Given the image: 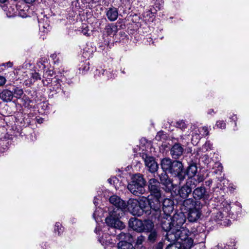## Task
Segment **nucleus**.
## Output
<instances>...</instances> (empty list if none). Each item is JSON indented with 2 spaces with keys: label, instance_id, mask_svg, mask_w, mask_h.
I'll list each match as a JSON object with an SVG mask.
<instances>
[{
  "label": "nucleus",
  "instance_id": "nucleus-1",
  "mask_svg": "<svg viewBox=\"0 0 249 249\" xmlns=\"http://www.w3.org/2000/svg\"><path fill=\"white\" fill-rule=\"evenodd\" d=\"M160 165L163 172H168L177 178L179 184L185 179L183 165L180 161L164 158L160 159Z\"/></svg>",
  "mask_w": 249,
  "mask_h": 249
},
{
  "label": "nucleus",
  "instance_id": "nucleus-2",
  "mask_svg": "<svg viewBox=\"0 0 249 249\" xmlns=\"http://www.w3.org/2000/svg\"><path fill=\"white\" fill-rule=\"evenodd\" d=\"M145 182L143 176L137 174L132 178L131 181L127 185V188L132 194L138 196L145 192Z\"/></svg>",
  "mask_w": 249,
  "mask_h": 249
},
{
  "label": "nucleus",
  "instance_id": "nucleus-3",
  "mask_svg": "<svg viewBox=\"0 0 249 249\" xmlns=\"http://www.w3.org/2000/svg\"><path fill=\"white\" fill-rule=\"evenodd\" d=\"M123 213L120 209L113 210L109 211V215L106 218V223L113 230L123 229L124 228V224L119 220V218L123 215Z\"/></svg>",
  "mask_w": 249,
  "mask_h": 249
},
{
  "label": "nucleus",
  "instance_id": "nucleus-4",
  "mask_svg": "<svg viewBox=\"0 0 249 249\" xmlns=\"http://www.w3.org/2000/svg\"><path fill=\"white\" fill-rule=\"evenodd\" d=\"M166 232L165 240L170 243H172L179 241L180 238L184 239L187 233H189V231L187 229L179 230L172 227L171 230Z\"/></svg>",
  "mask_w": 249,
  "mask_h": 249
},
{
  "label": "nucleus",
  "instance_id": "nucleus-5",
  "mask_svg": "<svg viewBox=\"0 0 249 249\" xmlns=\"http://www.w3.org/2000/svg\"><path fill=\"white\" fill-rule=\"evenodd\" d=\"M142 199H141L140 201L136 199L130 198L127 201V209L128 211L134 215L141 216L143 213L142 208Z\"/></svg>",
  "mask_w": 249,
  "mask_h": 249
},
{
  "label": "nucleus",
  "instance_id": "nucleus-6",
  "mask_svg": "<svg viewBox=\"0 0 249 249\" xmlns=\"http://www.w3.org/2000/svg\"><path fill=\"white\" fill-rule=\"evenodd\" d=\"M196 186L193 179H187L184 185L181 187L178 190V195L180 197L185 199L188 198L192 193V189Z\"/></svg>",
  "mask_w": 249,
  "mask_h": 249
},
{
  "label": "nucleus",
  "instance_id": "nucleus-7",
  "mask_svg": "<svg viewBox=\"0 0 249 249\" xmlns=\"http://www.w3.org/2000/svg\"><path fill=\"white\" fill-rule=\"evenodd\" d=\"M148 189L152 196H161L160 182L155 178H151L148 181Z\"/></svg>",
  "mask_w": 249,
  "mask_h": 249
},
{
  "label": "nucleus",
  "instance_id": "nucleus-8",
  "mask_svg": "<svg viewBox=\"0 0 249 249\" xmlns=\"http://www.w3.org/2000/svg\"><path fill=\"white\" fill-rule=\"evenodd\" d=\"M148 202L150 208L156 213V216L161 214V196H149Z\"/></svg>",
  "mask_w": 249,
  "mask_h": 249
},
{
  "label": "nucleus",
  "instance_id": "nucleus-9",
  "mask_svg": "<svg viewBox=\"0 0 249 249\" xmlns=\"http://www.w3.org/2000/svg\"><path fill=\"white\" fill-rule=\"evenodd\" d=\"M161 214L155 216V218H157L160 221V224L162 229L165 231H167L172 229V221L171 216L166 214L163 216Z\"/></svg>",
  "mask_w": 249,
  "mask_h": 249
},
{
  "label": "nucleus",
  "instance_id": "nucleus-10",
  "mask_svg": "<svg viewBox=\"0 0 249 249\" xmlns=\"http://www.w3.org/2000/svg\"><path fill=\"white\" fill-rule=\"evenodd\" d=\"M142 158L144 161L145 166L148 168V170L151 173H154L157 171L159 165L153 157L143 154Z\"/></svg>",
  "mask_w": 249,
  "mask_h": 249
},
{
  "label": "nucleus",
  "instance_id": "nucleus-11",
  "mask_svg": "<svg viewBox=\"0 0 249 249\" xmlns=\"http://www.w3.org/2000/svg\"><path fill=\"white\" fill-rule=\"evenodd\" d=\"M172 221L173 228L182 230L185 229L182 227L183 225L186 221V217L184 214L182 213H176L171 217Z\"/></svg>",
  "mask_w": 249,
  "mask_h": 249
},
{
  "label": "nucleus",
  "instance_id": "nucleus-12",
  "mask_svg": "<svg viewBox=\"0 0 249 249\" xmlns=\"http://www.w3.org/2000/svg\"><path fill=\"white\" fill-rule=\"evenodd\" d=\"M160 183L163 186L166 192H170L174 189V185L171 179L166 172H162L159 175Z\"/></svg>",
  "mask_w": 249,
  "mask_h": 249
},
{
  "label": "nucleus",
  "instance_id": "nucleus-13",
  "mask_svg": "<svg viewBox=\"0 0 249 249\" xmlns=\"http://www.w3.org/2000/svg\"><path fill=\"white\" fill-rule=\"evenodd\" d=\"M182 207L187 211L193 209L196 207H203V204L199 200H196L195 198H185L182 202Z\"/></svg>",
  "mask_w": 249,
  "mask_h": 249
},
{
  "label": "nucleus",
  "instance_id": "nucleus-14",
  "mask_svg": "<svg viewBox=\"0 0 249 249\" xmlns=\"http://www.w3.org/2000/svg\"><path fill=\"white\" fill-rule=\"evenodd\" d=\"M194 198L195 199H202L203 200L208 199L209 195L206 189L204 186H200L196 188L193 191Z\"/></svg>",
  "mask_w": 249,
  "mask_h": 249
},
{
  "label": "nucleus",
  "instance_id": "nucleus-15",
  "mask_svg": "<svg viewBox=\"0 0 249 249\" xmlns=\"http://www.w3.org/2000/svg\"><path fill=\"white\" fill-rule=\"evenodd\" d=\"M109 202L111 204L115 206L113 210L120 209L123 213V210L126 208L125 202L117 196H112L109 198Z\"/></svg>",
  "mask_w": 249,
  "mask_h": 249
},
{
  "label": "nucleus",
  "instance_id": "nucleus-16",
  "mask_svg": "<svg viewBox=\"0 0 249 249\" xmlns=\"http://www.w3.org/2000/svg\"><path fill=\"white\" fill-rule=\"evenodd\" d=\"M202 207H196L188 211V219L190 222H196L200 218L202 215L201 209Z\"/></svg>",
  "mask_w": 249,
  "mask_h": 249
},
{
  "label": "nucleus",
  "instance_id": "nucleus-17",
  "mask_svg": "<svg viewBox=\"0 0 249 249\" xmlns=\"http://www.w3.org/2000/svg\"><path fill=\"white\" fill-rule=\"evenodd\" d=\"M130 228L139 232H142V221L135 217L131 218L128 221Z\"/></svg>",
  "mask_w": 249,
  "mask_h": 249
},
{
  "label": "nucleus",
  "instance_id": "nucleus-18",
  "mask_svg": "<svg viewBox=\"0 0 249 249\" xmlns=\"http://www.w3.org/2000/svg\"><path fill=\"white\" fill-rule=\"evenodd\" d=\"M184 149L179 143H175L170 150V154L173 159H179L183 154Z\"/></svg>",
  "mask_w": 249,
  "mask_h": 249
},
{
  "label": "nucleus",
  "instance_id": "nucleus-19",
  "mask_svg": "<svg viewBox=\"0 0 249 249\" xmlns=\"http://www.w3.org/2000/svg\"><path fill=\"white\" fill-rule=\"evenodd\" d=\"M189 233L190 232L187 233L184 239H183V238H180L179 241H178L181 245V249H190L192 247L193 245V240L191 238H189L188 237Z\"/></svg>",
  "mask_w": 249,
  "mask_h": 249
},
{
  "label": "nucleus",
  "instance_id": "nucleus-20",
  "mask_svg": "<svg viewBox=\"0 0 249 249\" xmlns=\"http://www.w3.org/2000/svg\"><path fill=\"white\" fill-rule=\"evenodd\" d=\"M197 171V168L196 164L195 163H191L187 167L186 172L184 171V173L185 174V176L186 175H187V179H193L194 180L195 183H196V180L194 177L196 176Z\"/></svg>",
  "mask_w": 249,
  "mask_h": 249
},
{
  "label": "nucleus",
  "instance_id": "nucleus-21",
  "mask_svg": "<svg viewBox=\"0 0 249 249\" xmlns=\"http://www.w3.org/2000/svg\"><path fill=\"white\" fill-rule=\"evenodd\" d=\"M106 15L107 19L110 21L116 20L118 17V10L114 7H111L107 9L106 11Z\"/></svg>",
  "mask_w": 249,
  "mask_h": 249
},
{
  "label": "nucleus",
  "instance_id": "nucleus-22",
  "mask_svg": "<svg viewBox=\"0 0 249 249\" xmlns=\"http://www.w3.org/2000/svg\"><path fill=\"white\" fill-rule=\"evenodd\" d=\"M162 209L164 213H169L174 209V202L169 198H165L162 202Z\"/></svg>",
  "mask_w": 249,
  "mask_h": 249
},
{
  "label": "nucleus",
  "instance_id": "nucleus-23",
  "mask_svg": "<svg viewBox=\"0 0 249 249\" xmlns=\"http://www.w3.org/2000/svg\"><path fill=\"white\" fill-rule=\"evenodd\" d=\"M14 97L13 92L8 89H4L0 94V98L3 102H11Z\"/></svg>",
  "mask_w": 249,
  "mask_h": 249
},
{
  "label": "nucleus",
  "instance_id": "nucleus-24",
  "mask_svg": "<svg viewBox=\"0 0 249 249\" xmlns=\"http://www.w3.org/2000/svg\"><path fill=\"white\" fill-rule=\"evenodd\" d=\"M54 75V72L53 70H48L45 71L43 74V79L42 80L43 84L44 86H48L52 82V77Z\"/></svg>",
  "mask_w": 249,
  "mask_h": 249
},
{
  "label": "nucleus",
  "instance_id": "nucleus-25",
  "mask_svg": "<svg viewBox=\"0 0 249 249\" xmlns=\"http://www.w3.org/2000/svg\"><path fill=\"white\" fill-rule=\"evenodd\" d=\"M223 218L224 214L218 210H216L215 212L213 213L211 216V219L212 220H213L220 224H223L222 221Z\"/></svg>",
  "mask_w": 249,
  "mask_h": 249
},
{
  "label": "nucleus",
  "instance_id": "nucleus-26",
  "mask_svg": "<svg viewBox=\"0 0 249 249\" xmlns=\"http://www.w3.org/2000/svg\"><path fill=\"white\" fill-rule=\"evenodd\" d=\"M142 232H150L154 228V223L150 220H145L142 221Z\"/></svg>",
  "mask_w": 249,
  "mask_h": 249
},
{
  "label": "nucleus",
  "instance_id": "nucleus-27",
  "mask_svg": "<svg viewBox=\"0 0 249 249\" xmlns=\"http://www.w3.org/2000/svg\"><path fill=\"white\" fill-rule=\"evenodd\" d=\"M119 240H122L123 241L129 242V243L133 241L132 236L129 233H124L121 232L118 235Z\"/></svg>",
  "mask_w": 249,
  "mask_h": 249
},
{
  "label": "nucleus",
  "instance_id": "nucleus-28",
  "mask_svg": "<svg viewBox=\"0 0 249 249\" xmlns=\"http://www.w3.org/2000/svg\"><path fill=\"white\" fill-rule=\"evenodd\" d=\"M105 31L108 35H114L117 32V27L113 24H109L106 26Z\"/></svg>",
  "mask_w": 249,
  "mask_h": 249
},
{
  "label": "nucleus",
  "instance_id": "nucleus-29",
  "mask_svg": "<svg viewBox=\"0 0 249 249\" xmlns=\"http://www.w3.org/2000/svg\"><path fill=\"white\" fill-rule=\"evenodd\" d=\"M118 249H135L133 245L126 241H121L118 243Z\"/></svg>",
  "mask_w": 249,
  "mask_h": 249
},
{
  "label": "nucleus",
  "instance_id": "nucleus-30",
  "mask_svg": "<svg viewBox=\"0 0 249 249\" xmlns=\"http://www.w3.org/2000/svg\"><path fill=\"white\" fill-rule=\"evenodd\" d=\"M157 232L155 230H152L150 231V234L148 235V239L151 242H154L157 238Z\"/></svg>",
  "mask_w": 249,
  "mask_h": 249
},
{
  "label": "nucleus",
  "instance_id": "nucleus-31",
  "mask_svg": "<svg viewBox=\"0 0 249 249\" xmlns=\"http://www.w3.org/2000/svg\"><path fill=\"white\" fill-rule=\"evenodd\" d=\"M175 126L181 129L182 130H183L187 128V126L184 121L183 120H180L176 122Z\"/></svg>",
  "mask_w": 249,
  "mask_h": 249
},
{
  "label": "nucleus",
  "instance_id": "nucleus-32",
  "mask_svg": "<svg viewBox=\"0 0 249 249\" xmlns=\"http://www.w3.org/2000/svg\"><path fill=\"white\" fill-rule=\"evenodd\" d=\"M60 82L61 80L58 79H57L55 81H54L53 84L54 85V87L53 88L52 90L58 92L61 89Z\"/></svg>",
  "mask_w": 249,
  "mask_h": 249
},
{
  "label": "nucleus",
  "instance_id": "nucleus-33",
  "mask_svg": "<svg viewBox=\"0 0 249 249\" xmlns=\"http://www.w3.org/2000/svg\"><path fill=\"white\" fill-rule=\"evenodd\" d=\"M180 246L181 245L179 244V243L178 242L170 243L167 246L166 249H181Z\"/></svg>",
  "mask_w": 249,
  "mask_h": 249
},
{
  "label": "nucleus",
  "instance_id": "nucleus-34",
  "mask_svg": "<svg viewBox=\"0 0 249 249\" xmlns=\"http://www.w3.org/2000/svg\"><path fill=\"white\" fill-rule=\"evenodd\" d=\"M23 93V90L21 89H19L18 88H16L14 89V92L13 93L14 96L17 98H20Z\"/></svg>",
  "mask_w": 249,
  "mask_h": 249
},
{
  "label": "nucleus",
  "instance_id": "nucleus-35",
  "mask_svg": "<svg viewBox=\"0 0 249 249\" xmlns=\"http://www.w3.org/2000/svg\"><path fill=\"white\" fill-rule=\"evenodd\" d=\"M163 6V1L162 0H156L154 6L156 9V10H160Z\"/></svg>",
  "mask_w": 249,
  "mask_h": 249
},
{
  "label": "nucleus",
  "instance_id": "nucleus-36",
  "mask_svg": "<svg viewBox=\"0 0 249 249\" xmlns=\"http://www.w3.org/2000/svg\"><path fill=\"white\" fill-rule=\"evenodd\" d=\"M226 123L223 121H217L215 124L216 126L221 129H225L226 128Z\"/></svg>",
  "mask_w": 249,
  "mask_h": 249
},
{
  "label": "nucleus",
  "instance_id": "nucleus-37",
  "mask_svg": "<svg viewBox=\"0 0 249 249\" xmlns=\"http://www.w3.org/2000/svg\"><path fill=\"white\" fill-rule=\"evenodd\" d=\"M200 133L203 136H207L209 134V130L207 127L204 126L200 129Z\"/></svg>",
  "mask_w": 249,
  "mask_h": 249
},
{
  "label": "nucleus",
  "instance_id": "nucleus-38",
  "mask_svg": "<svg viewBox=\"0 0 249 249\" xmlns=\"http://www.w3.org/2000/svg\"><path fill=\"white\" fill-rule=\"evenodd\" d=\"M215 165H217V169L214 171V173L215 174H220L222 172L223 167L220 163H216Z\"/></svg>",
  "mask_w": 249,
  "mask_h": 249
},
{
  "label": "nucleus",
  "instance_id": "nucleus-39",
  "mask_svg": "<svg viewBox=\"0 0 249 249\" xmlns=\"http://www.w3.org/2000/svg\"><path fill=\"white\" fill-rule=\"evenodd\" d=\"M107 71L104 70H103V69H101V70H96V71H95V76H100L101 74H102L103 75H105V73H106V74H107Z\"/></svg>",
  "mask_w": 249,
  "mask_h": 249
},
{
  "label": "nucleus",
  "instance_id": "nucleus-40",
  "mask_svg": "<svg viewBox=\"0 0 249 249\" xmlns=\"http://www.w3.org/2000/svg\"><path fill=\"white\" fill-rule=\"evenodd\" d=\"M144 240H145L144 236H143L142 235H140V236H138L137 237L136 243V245H142V243L143 242V241H144Z\"/></svg>",
  "mask_w": 249,
  "mask_h": 249
},
{
  "label": "nucleus",
  "instance_id": "nucleus-41",
  "mask_svg": "<svg viewBox=\"0 0 249 249\" xmlns=\"http://www.w3.org/2000/svg\"><path fill=\"white\" fill-rule=\"evenodd\" d=\"M204 177L203 175H197L196 176V183L197 184V183H199L200 182H201L204 180Z\"/></svg>",
  "mask_w": 249,
  "mask_h": 249
},
{
  "label": "nucleus",
  "instance_id": "nucleus-42",
  "mask_svg": "<svg viewBox=\"0 0 249 249\" xmlns=\"http://www.w3.org/2000/svg\"><path fill=\"white\" fill-rule=\"evenodd\" d=\"M39 26L40 29H41L42 28L46 29L47 30V31H49L50 28L49 25L48 24H44V23L41 22H39Z\"/></svg>",
  "mask_w": 249,
  "mask_h": 249
},
{
  "label": "nucleus",
  "instance_id": "nucleus-43",
  "mask_svg": "<svg viewBox=\"0 0 249 249\" xmlns=\"http://www.w3.org/2000/svg\"><path fill=\"white\" fill-rule=\"evenodd\" d=\"M32 77L35 80H37L41 79L40 75L36 72L32 73Z\"/></svg>",
  "mask_w": 249,
  "mask_h": 249
},
{
  "label": "nucleus",
  "instance_id": "nucleus-44",
  "mask_svg": "<svg viewBox=\"0 0 249 249\" xmlns=\"http://www.w3.org/2000/svg\"><path fill=\"white\" fill-rule=\"evenodd\" d=\"M164 134L163 131L159 132L155 137V139L157 141H160L162 137L163 136Z\"/></svg>",
  "mask_w": 249,
  "mask_h": 249
},
{
  "label": "nucleus",
  "instance_id": "nucleus-45",
  "mask_svg": "<svg viewBox=\"0 0 249 249\" xmlns=\"http://www.w3.org/2000/svg\"><path fill=\"white\" fill-rule=\"evenodd\" d=\"M56 230L58 231V234H59L60 233V231L61 230V225L59 223H56L54 227V231H56Z\"/></svg>",
  "mask_w": 249,
  "mask_h": 249
},
{
  "label": "nucleus",
  "instance_id": "nucleus-46",
  "mask_svg": "<svg viewBox=\"0 0 249 249\" xmlns=\"http://www.w3.org/2000/svg\"><path fill=\"white\" fill-rule=\"evenodd\" d=\"M6 81V80L4 76H0V86H3Z\"/></svg>",
  "mask_w": 249,
  "mask_h": 249
},
{
  "label": "nucleus",
  "instance_id": "nucleus-47",
  "mask_svg": "<svg viewBox=\"0 0 249 249\" xmlns=\"http://www.w3.org/2000/svg\"><path fill=\"white\" fill-rule=\"evenodd\" d=\"M89 30L87 27L84 28L82 30V33L85 36H89V34L88 33Z\"/></svg>",
  "mask_w": 249,
  "mask_h": 249
},
{
  "label": "nucleus",
  "instance_id": "nucleus-48",
  "mask_svg": "<svg viewBox=\"0 0 249 249\" xmlns=\"http://www.w3.org/2000/svg\"><path fill=\"white\" fill-rule=\"evenodd\" d=\"M45 60H47V59H44V60H43V59H41V60H40L38 63V66L40 67V64L42 66V68H44L45 65L43 64V63H44L45 62Z\"/></svg>",
  "mask_w": 249,
  "mask_h": 249
},
{
  "label": "nucleus",
  "instance_id": "nucleus-49",
  "mask_svg": "<svg viewBox=\"0 0 249 249\" xmlns=\"http://www.w3.org/2000/svg\"><path fill=\"white\" fill-rule=\"evenodd\" d=\"M142 206H143V208H142V209L143 210V212L144 211V209L146 207V203H145V201H146V198H143L142 197Z\"/></svg>",
  "mask_w": 249,
  "mask_h": 249
},
{
  "label": "nucleus",
  "instance_id": "nucleus-50",
  "mask_svg": "<svg viewBox=\"0 0 249 249\" xmlns=\"http://www.w3.org/2000/svg\"><path fill=\"white\" fill-rule=\"evenodd\" d=\"M163 244L161 242L159 243L156 249H162Z\"/></svg>",
  "mask_w": 249,
  "mask_h": 249
},
{
  "label": "nucleus",
  "instance_id": "nucleus-51",
  "mask_svg": "<svg viewBox=\"0 0 249 249\" xmlns=\"http://www.w3.org/2000/svg\"><path fill=\"white\" fill-rule=\"evenodd\" d=\"M206 185L208 186H210L212 183V180H209L205 182Z\"/></svg>",
  "mask_w": 249,
  "mask_h": 249
},
{
  "label": "nucleus",
  "instance_id": "nucleus-52",
  "mask_svg": "<svg viewBox=\"0 0 249 249\" xmlns=\"http://www.w3.org/2000/svg\"><path fill=\"white\" fill-rule=\"evenodd\" d=\"M27 3H32L36 1V0H24Z\"/></svg>",
  "mask_w": 249,
  "mask_h": 249
},
{
  "label": "nucleus",
  "instance_id": "nucleus-53",
  "mask_svg": "<svg viewBox=\"0 0 249 249\" xmlns=\"http://www.w3.org/2000/svg\"><path fill=\"white\" fill-rule=\"evenodd\" d=\"M209 144H210L209 143L206 142V143L203 146V148H206V150H207L208 149L206 148V147H207V145H209Z\"/></svg>",
  "mask_w": 249,
  "mask_h": 249
},
{
  "label": "nucleus",
  "instance_id": "nucleus-54",
  "mask_svg": "<svg viewBox=\"0 0 249 249\" xmlns=\"http://www.w3.org/2000/svg\"><path fill=\"white\" fill-rule=\"evenodd\" d=\"M212 112H213V110L211 109L209 110L208 113L211 114Z\"/></svg>",
  "mask_w": 249,
  "mask_h": 249
},
{
  "label": "nucleus",
  "instance_id": "nucleus-55",
  "mask_svg": "<svg viewBox=\"0 0 249 249\" xmlns=\"http://www.w3.org/2000/svg\"><path fill=\"white\" fill-rule=\"evenodd\" d=\"M6 1V0H0V3H1V4L3 3H4Z\"/></svg>",
  "mask_w": 249,
  "mask_h": 249
},
{
  "label": "nucleus",
  "instance_id": "nucleus-56",
  "mask_svg": "<svg viewBox=\"0 0 249 249\" xmlns=\"http://www.w3.org/2000/svg\"><path fill=\"white\" fill-rule=\"evenodd\" d=\"M7 65L9 66V67H11L12 66V63H10V62H8L7 63Z\"/></svg>",
  "mask_w": 249,
  "mask_h": 249
},
{
  "label": "nucleus",
  "instance_id": "nucleus-57",
  "mask_svg": "<svg viewBox=\"0 0 249 249\" xmlns=\"http://www.w3.org/2000/svg\"><path fill=\"white\" fill-rule=\"evenodd\" d=\"M93 202H94V204L96 205V201L95 200V199H94Z\"/></svg>",
  "mask_w": 249,
  "mask_h": 249
},
{
  "label": "nucleus",
  "instance_id": "nucleus-58",
  "mask_svg": "<svg viewBox=\"0 0 249 249\" xmlns=\"http://www.w3.org/2000/svg\"><path fill=\"white\" fill-rule=\"evenodd\" d=\"M108 181L109 182H111V179H110V178H109V179H108Z\"/></svg>",
  "mask_w": 249,
  "mask_h": 249
},
{
  "label": "nucleus",
  "instance_id": "nucleus-59",
  "mask_svg": "<svg viewBox=\"0 0 249 249\" xmlns=\"http://www.w3.org/2000/svg\"><path fill=\"white\" fill-rule=\"evenodd\" d=\"M233 120L235 121V120L234 119V118H233Z\"/></svg>",
  "mask_w": 249,
  "mask_h": 249
},
{
  "label": "nucleus",
  "instance_id": "nucleus-60",
  "mask_svg": "<svg viewBox=\"0 0 249 249\" xmlns=\"http://www.w3.org/2000/svg\"><path fill=\"white\" fill-rule=\"evenodd\" d=\"M94 215H95V214H94V213H93V217H94Z\"/></svg>",
  "mask_w": 249,
  "mask_h": 249
}]
</instances>
